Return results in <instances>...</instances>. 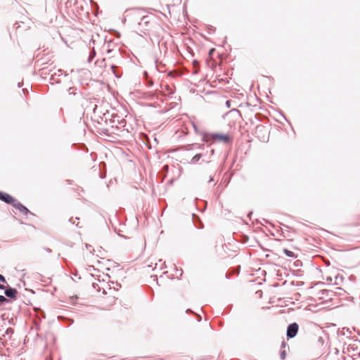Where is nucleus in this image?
Segmentation results:
<instances>
[{"label":"nucleus","instance_id":"8","mask_svg":"<svg viewBox=\"0 0 360 360\" xmlns=\"http://www.w3.org/2000/svg\"><path fill=\"white\" fill-rule=\"evenodd\" d=\"M12 206L14 207L15 209L18 210L21 213H22L25 215H27L28 214H32V213L25 205H23L17 200H15V202H13Z\"/></svg>","mask_w":360,"mask_h":360},{"label":"nucleus","instance_id":"5","mask_svg":"<svg viewBox=\"0 0 360 360\" xmlns=\"http://www.w3.org/2000/svg\"><path fill=\"white\" fill-rule=\"evenodd\" d=\"M98 283H96L95 281L91 280V288L92 289L95 290L98 294H99L101 290H103L102 294L106 295V291L104 288V285H105V283L103 281V282H101L99 279H98Z\"/></svg>","mask_w":360,"mask_h":360},{"label":"nucleus","instance_id":"13","mask_svg":"<svg viewBox=\"0 0 360 360\" xmlns=\"http://www.w3.org/2000/svg\"><path fill=\"white\" fill-rule=\"evenodd\" d=\"M8 302V300L4 295H0V306Z\"/></svg>","mask_w":360,"mask_h":360},{"label":"nucleus","instance_id":"24","mask_svg":"<svg viewBox=\"0 0 360 360\" xmlns=\"http://www.w3.org/2000/svg\"><path fill=\"white\" fill-rule=\"evenodd\" d=\"M91 268H93L94 271H97V270L94 267V266H92V265H91Z\"/></svg>","mask_w":360,"mask_h":360},{"label":"nucleus","instance_id":"15","mask_svg":"<svg viewBox=\"0 0 360 360\" xmlns=\"http://www.w3.org/2000/svg\"><path fill=\"white\" fill-rule=\"evenodd\" d=\"M148 17L147 16H143L142 18H141V22H140L141 23H147L148 22Z\"/></svg>","mask_w":360,"mask_h":360},{"label":"nucleus","instance_id":"25","mask_svg":"<svg viewBox=\"0 0 360 360\" xmlns=\"http://www.w3.org/2000/svg\"><path fill=\"white\" fill-rule=\"evenodd\" d=\"M282 347H285V343L284 342H282Z\"/></svg>","mask_w":360,"mask_h":360},{"label":"nucleus","instance_id":"1","mask_svg":"<svg viewBox=\"0 0 360 360\" xmlns=\"http://www.w3.org/2000/svg\"><path fill=\"white\" fill-rule=\"evenodd\" d=\"M94 117H91V133H98L99 134H106L108 129L105 128L107 124V118L103 116H99V119H96V113L101 112L98 108L97 104H94L93 109ZM105 115V114H103Z\"/></svg>","mask_w":360,"mask_h":360},{"label":"nucleus","instance_id":"31","mask_svg":"<svg viewBox=\"0 0 360 360\" xmlns=\"http://www.w3.org/2000/svg\"><path fill=\"white\" fill-rule=\"evenodd\" d=\"M85 112H83V118L84 119Z\"/></svg>","mask_w":360,"mask_h":360},{"label":"nucleus","instance_id":"12","mask_svg":"<svg viewBox=\"0 0 360 360\" xmlns=\"http://www.w3.org/2000/svg\"><path fill=\"white\" fill-rule=\"evenodd\" d=\"M0 283H7L6 278L1 274H0ZM4 288H5V286L3 284L0 283V289H4Z\"/></svg>","mask_w":360,"mask_h":360},{"label":"nucleus","instance_id":"7","mask_svg":"<svg viewBox=\"0 0 360 360\" xmlns=\"http://www.w3.org/2000/svg\"><path fill=\"white\" fill-rule=\"evenodd\" d=\"M115 302V297L112 296H107L103 297L101 303V308L103 309H107L108 307L112 305Z\"/></svg>","mask_w":360,"mask_h":360},{"label":"nucleus","instance_id":"29","mask_svg":"<svg viewBox=\"0 0 360 360\" xmlns=\"http://www.w3.org/2000/svg\"><path fill=\"white\" fill-rule=\"evenodd\" d=\"M213 181V179L211 177L210 179V181Z\"/></svg>","mask_w":360,"mask_h":360},{"label":"nucleus","instance_id":"22","mask_svg":"<svg viewBox=\"0 0 360 360\" xmlns=\"http://www.w3.org/2000/svg\"><path fill=\"white\" fill-rule=\"evenodd\" d=\"M87 62L90 63V54L89 55V56L87 58Z\"/></svg>","mask_w":360,"mask_h":360},{"label":"nucleus","instance_id":"28","mask_svg":"<svg viewBox=\"0 0 360 360\" xmlns=\"http://www.w3.org/2000/svg\"><path fill=\"white\" fill-rule=\"evenodd\" d=\"M110 68H111L112 70H113L114 66H113V65L110 66Z\"/></svg>","mask_w":360,"mask_h":360},{"label":"nucleus","instance_id":"16","mask_svg":"<svg viewBox=\"0 0 360 360\" xmlns=\"http://www.w3.org/2000/svg\"><path fill=\"white\" fill-rule=\"evenodd\" d=\"M338 280H342V277H340V276H336L335 277V282H334V284L338 285Z\"/></svg>","mask_w":360,"mask_h":360},{"label":"nucleus","instance_id":"4","mask_svg":"<svg viewBox=\"0 0 360 360\" xmlns=\"http://www.w3.org/2000/svg\"><path fill=\"white\" fill-rule=\"evenodd\" d=\"M298 328H299V326H298L297 323H293L290 324L287 328L288 338H294L297 333Z\"/></svg>","mask_w":360,"mask_h":360},{"label":"nucleus","instance_id":"26","mask_svg":"<svg viewBox=\"0 0 360 360\" xmlns=\"http://www.w3.org/2000/svg\"><path fill=\"white\" fill-rule=\"evenodd\" d=\"M84 124H85L88 127L87 122H86V121L85 120H84Z\"/></svg>","mask_w":360,"mask_h":360},{"label":"nucleus","instance_id":"17","mask_svg":"<svg viewBox=\"0 0 360 360\" xmlns=\"http://www.w3.org/2000/svg\"><path fill=\"white\" fill-rule=\"evenodd\" d=\"M91 59H92L96 54L94 49H91Z\"/></svg>","mask_w":360,"mask_h":360},{"label":"nucleus","instance_id":"23","mask_svg":"<svg viewBox=\"0 0 360 360\" xmlns=\"http://www.w3.org/2000/svg\"><path fill=\"white\" fill-rule=\"evenodd\" d=\"M91 277L94 278V276H95V274H94V273H93V272H91Z\"/></svg>","mask_w":360,"mask_h":360},{"label":"nucleus","instance_id":"2","mask_svg":"<svg viewBox=\"0 0 360 360\" xmlns=\"http://www.w3.org/2000/svg\"><path fill=\"white\" fill-rule=\"evenodd\" d=\"M105 59L103 58L101 60H98L94 63V67L91 68L94 75L95 77L96 82H103V79L105 77Z\"/></svg>","mask_w":360,"mask_h":360},{"label":"nucleus","instance_id":"27","mask_svg":"<svg viewBox=\"0 0 360 360\" xmlns=\"http://www.w3.org/2000/svg\"><path fill=\"white\" fill-rule=\"evenodd\" d=\"M229 102H230L229 101H226V104H227L228 105H229Z\"/></svg>","mask_w":360,"mask_h":360},{"label":"nucleus","instance_id":"20","mask_svg":"<svg viewBox=\"0 0 360 360\" xmlns=\"http://www.w3.org/2000/svg\"><path fill=\"white\" fill-rule=\"evenodd\" d=\"M326 281H329V282H332L333 281V278L331 277H328Z\"/></svg>","mask_w":360,"mask_h":360},{"label":"nucleus","instance_id":"3","mask_svg":"<svg viewBox=\"0 0 360 360\" xmlns=\"http://www.w3.org/2000/svg\"><path fill=\"white\" fill-rule=\"evenodd\" d=\"M203 140L205 142H210L211 143L213 142H215V141H219V142H222L224 143H228L230 141L231 138L227 134L212 133V134H206L204 136Z\"/></svg>","mask_w":360,"mask_h":360},{"label":"nucleus","instance_id":"10","mask_svg":"<svg viewBox=\"0 0 360 360\" xmlns=\"http://www.w3.org/2000/svg\"><path fill=\"white\" fill-rule=\"evenodd\" d=\"M283 251L284 254L288 257H292V258L296 257L295 253L290 250H288L287 249H283Z\"/></svg>","mask_w":360,"mask_h":360},{"label":"nucleus","instance_id":"9","mask_svg":"<svg viewBox=\"0 0 360 360\" xmlns=\"http://www.w3.org/2000/svg\"><path fill=\"white\" fill-rule=\"evenodd\" d=\"M5 295L11 299L15 300L17 298L18 291L15 288L8 287L4 289Z\"/></svg>","mask_w":360,"mask_h":360},{"label":"nucleus","instance_id":"21","mask_svg":"<svg viewBox=\"0 0 360 360\" xmlns=\"http://www.w3.org/2000/svg\"><path fill=\"white\" fill-rule=\"evenodd\" d=\"M81 146H82V147H85V148H86V152L88 151V149H87V148L86 147V146H85L84 144H83V143H82V144H81Z\"/></svg>","mask_w":360,"mask_h":360},{"label":"nucleus","instance_id":"19","mask_svg":"<svg viewBox=\"0 0 360 360\" xmlns=\"http://www.w3.org/2000/svg\"><path fill=\"white\" fill-rule=\"evenodd\" d=\"M91 10L93 9V6L95 5L96 6H97L96 4H95L92 0L91 1Z\"/></svg>","mask_w":360,"mask_h":360},{"label":"nucleus","instance_id":"14","mask_svg":"<svg viewBox=\"0 0 360 360\" xmlns=\"http://www.w3.org/2000/svg\"><path fill=\"white\" fill-rule=\"evenodd\" d=\"M285 355H286V352H285V350L283 349L281 352V358L282 359H284L285 358Z\"/></svg>","mask_w":360,"mask_h":360},{"label":"nucleus","instance_id":"30","mask_svg":"<svg viewBox=\"0 0 360 360\" xmlns=\"http://www.w3.org/2000/svg\"><path fill=\"white\" fill-rule=\"evenodd\" d=\"M95 296H96L97 298H98V297H100V295H95Z\"/></svg>","mask_w":360,"mask_h":360},{"label":"nucleus","instance_id":"6","mask_svg":"<svg viewBox=\"0 0 360 360\" xmlns=\"http://www.w3.org/2000/svg\"><path fill=\"white\" fill-rule=\"evenodd\" d=\"M15 200L16 199H15L8 193L0 191V200L4 202L5 203L12 205L13 202H15Z\"/></svg>","mask_w":360,"mask_h":360},{"label":"nucleus","instance_id":"11","mask_svg":"<svg viewBox=\"0 0 360 360\" xmlns=\"http://www.w3.org/2000/svg\"><path fill=\"white\" fill-rule=\"evenodd\" d=\"M202 157V155L201 154H197L195 155L191 160V164H195L196 162H198L200 159Z\"/></svg>","mask_w":360,"mask_h":360},{"label":"nucleus","instance_id":"18","mask_svg":"<svg viewBox=\"0 0 360 360\" xmlns=\"http://www.w3.org/2000/svg\"><path fill=\"white\" fill-rule=\"evenodd\" d=\"M44 250L46 251L49 253L51 252V250L50 248H45Z\"/></svg>","mask_w":360,"mask_h":360}]
</instances>
